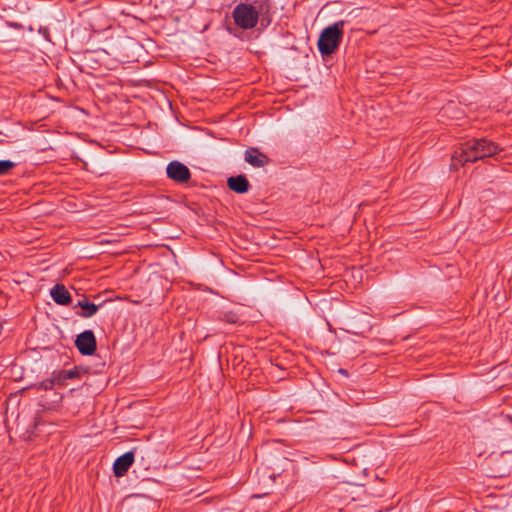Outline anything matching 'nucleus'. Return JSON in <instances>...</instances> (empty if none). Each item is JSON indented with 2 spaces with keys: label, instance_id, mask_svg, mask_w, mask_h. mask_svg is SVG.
<instances>
[{
  "label": "nucleus",
  "instance_id": "f03ea898",
  "mask_svg": "<svg viewBox=\"0 0 512 512\" xmlns=\"http://www.w3.org/2000/svg\"><path fill=\"white\" fill-rule=\"evenodd\" d=\"M344 21L325 28L318 40V49L323 55H330L338 48L343 36Z\"/></svg>",
  "mask_w": 512,
  "mask_h": 512
},
{
  "label": "nucleus",
  "instance_id": "9d476101",
  "mask_svg": "<svg viewBox=\"0 0 512 512\" xmlns=\"http://www.w3.org/2000/svg\"><path fill=\"white\" fill-rule=\"evenodd\" d=\"M52 299L59 305H69L71 303V295L63 284H56L51 289Z\"/></svg>",
  "mask_w": 512,
  "mask_h": 512
},
{
  "label": "nucleus",
  "instance_id": "20e7f679",
  "mask_svg": "<svg viewBox=\"0 0 512 512\" xmlns=\"http://www.w3.org/2000/svg\"><path fill=\"white\" fill-rule=\"evenodd\" d=\"M75 346L82 355H92L96 351V338L91 330L79 334L75 340Z\"/></svg>",
  "mask_w": 512,
  "mask_h": 512
},
{
  "label": "nucleus",
  "instance_id": "0eeeda50",
  "mask_svg": "<svg viewBox=\"0 0 512 512\" xmlns=\"http://www.w3.org/2000/svg\"><path fill=\"white\" fill-rule=\"evenodd\" d=\"M252 8L254 11L257 12V15H259L261 24L263 26H268L272 19H271V5L269 0H254Z\"/></svg>",
  "mask_w": 512,
  "mask_h": 512
},
{
  "label": "nucleus",
  "instance_id": "7ed1b4c3",
  "mask_svg": "<svg viewBox=\"0 0 512 512\" xmlns=\"http://www.w3.org/2000/svg\"><path fill=\"white\" fill-rule=\"evenodd\" d=\"M233 19L237 26L247 30L254 28L260 18L252 5L240 3L233 10Z\"/></svg>",
  "mask_w": 512,
  "mask_h": 512
},
{
  "label": "nucleus",
  "instance_id": "f8f14e48",
  "mask_svg": "<svg viewBox=\"0 0 512 512\" xmlns=\"http://www.w3.org/2000/svg\"><path fill=\"white\" fill-rule=\"evenodd\" d=\"M77 306L82 308V312L78 313L82 318H90L98 311V306L94 303L88 302L87 300H81Z\"/></svg>",
  "mask_w": 512,
  "mask_h": 512
},
{
  "label": "nucleus",
  "instance_id": "9b49d317",
  "mask_svg": "<svg viewBox=\"0 0 512 512\" xmlns=\"http://www.w3.org/2000/svg\"><path fill=\"white\" fill-rule=\"evenodd\" d=\"M56 377L57 386H62L66 384L67 380L79 378L81 375V369L78 367H74L70 370H59L53 372Z\"/></svg>",
  "mask_w": 512,
  "mask_h": 512
},
{
  "label": "nucleus",
  "instance_id": "4468645a",
  "mask_svg": "<svg viewBox=\"0 0 512 512\" xmlns=\"http://www.w3.org/2000/svg\"><path fill=\"white\" fill-rule=\"evenodd\" d=\"M15 164L9 160H1L0 161V175H4L8 173L10 169H12Z\"/></svg>",
  "mask_w": 512,
  "mask_h": 512
},
{
  "label": "nucleus",
  "instance_id": "423d86ee",
  "mask_svg": "<svg viewBox=\"0 0 512 512\" xmlns=\"http://www.w3.org/2000/svg\"><path fill=\"white\" fill-rule=\"evenodd\" d=\"M245 161L253 167L261 168L269 164V157L258 148L250 147L244 153Z\"/></svg>",
  "mask_w": 512,
  "mask_h": 512
},
{
  "label": "nucleus",
  "instance_id": "1a4fd4ad",
  "mask_svg": "<svg viewBox=\"0 0 512 512\" xmlns=\"http://www.w3.org/2000/svg\"><path fill=\"white\" fill-rule=\"evenodd\" d=\"M227 186L230 190L238 194H244L250 188L249 181L247 180L245 175L229 177L227 180Z\"/></svg>",
  "mask_w": 512,
  "mask_h": 512
},
{
  "label": "nucleus",
  "instance_id": "dca6fc26",
  "mask_svg": "<svg viewBox=\"0 0 512 512\" xmlns=\"http://www.w3.org/2000/svg\"><path fill=\"white\" fill-rule=\"evenodd\" d=\"M339 373H341V374H342V375H344V376H348V372H347V370H345V369H342V368H341V369H339Z\"/></svg>",
  "mask_w": 512,
  "mask_h": 512
},
{
  "label": "nucleus",
  "instance_id": "6e6552de",
  "mask_svg": "<svg viewBox=\"0 0 512 512\" xmlns=\"http://www.w3.org/2000/svg\"><path fill=\"white\" fill-rule=\"evenodd\" d=\"M134 462V453L132 451L126 452L125 454L118 457L113 465V471L116 477H121L126 474L128 469Z\"/></svg>",
  "mask_w": 512,
  "mask_h": 512
},
{
  "label": "nucleus",
  "instance_id": "39448f33",
  "mask_svg": "<svg viewBox=\"0 0 512 512\" xmlns=\"http://www.w3.org/2000/svg\"><path fill=\"white\" fill-rule=\"evenodd\" d=\"M167 176L178 183H186L191 178V173L188 167L181 162L172 161L166 168Z\"/></svg>",
  "mask_w": 512,
  "mask_h": 512
},
{
  "label": "nucleus",
  "instance_id": "2eb2a0df",
  "mask_svg": "<svg viewBox=\"0 0 512 512\" xmlns=\"http://www.w3.org/2000/svg\"><path fill=\"white\" fill-rule=\"evenodd\" d=\"M222 319L231 324H235L239 320L237 314H235L234 312L224 313Z\"/></svg>",
  "mask_w": 512,
  "mask_h": 512
},
{
  "label": "nucleus",
  "instance_id": "ddd939ff",
  "mask_svg": "<svg viewBox=\"0 0 512 512\" xmlns=\"http://www.w3.org/2000/svg\"><path fill=\"white\" fill-rule=\"evenodd\" d=\"M57 385L56 383V377L54 373H52V377L49 379H45L42 382H40L39 387L44 390H51L53 387Z\"/></svg>",
  "mask_w": 512,
  "mask_h": 512
},
{
  "label": "nucleus",
  "instance_id": "f257e3e1",
  "mask_svg": "<svg viewBox=\"0 0 512 512\" xmlns=\"http://www.w3.org/2000/svg\"><path fill=\"white\" fill-rule=\"evenodd\" d=\"M499 151H501L499 146L490 140L473 139L454 152L451 166L456 168L457 164L463 166L467 162H476L486 157H492Z\"/></svg>",
  "mask_w": 512,
  "mask_h": 512
}]
</instances>
